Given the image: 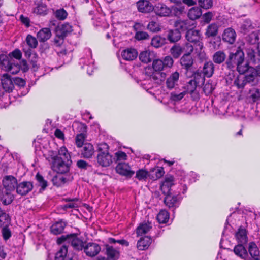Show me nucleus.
I'll return each mask as SVG.
<instances>
[{
  "label": "nucleus",
  "instance_id": "obj_10",
  "mask_svg": "<svg viewBox=\"0 0 260 260\" xmlns=\"http://www.w3.org/2000/svg\"><path fill=\"white\" fill-rule=\"evenodd\" d=\"M101 246L96 243L89 242L85 245L84 252L86 255L94 257L98 255L101 251Z\"/></svg>",
  "mask_w": 260,
  "mask_h": 260
},
{
  "label": "nucleus",
  "instance_id": "obj_44",
  "mask_svg": "<svg viewBox=\"0 0 260 260\" xmlns=\"http://www.w3.org/2000/svg\"><path fill=\"white\" fill-rule=\"evenodd\" d=\"M147 28L152 32H158L161 30L159 23L154 20H152L149 22L147 26Z\"/></svg>",
  "mask_w": 260,
  "mask_h": 260
},
{
  "label": "nucleus",
  "instance_id": "obj_37",
  "mask_svg": "<svg viewBox=\"0 0 260 260\" xmlns=\"http://www.w3.org/2000/svg\"><path fill=\"white\" fill-rule=\"evenodd\" d=\"M151 228L152 225L151 223L149 222H144L140 224L137 228L136 233L138 236H141L147 233Z\"/></svg>",
  "mask_w": 260,
  "mask_h": 260
},
{
  "label": "nucleus",
  "instance_id": "obj_27",
  "mask_svg": "<svg viewBox=\"0 0 260 260\" xmlns=\"http://www.w3.org/2000/svg\"><path fill=\"white\" fill-rule=\"evenodd\" d=\"M51 36V30L49 28H43L40 30L37 34V39L40 42H44L49 39Z\"/></svg>",
  "mask_w": 260,
  "mask_h": 260
},
{
  "label": "nucleus",
  "instance_id": "obj_49",
  "mask_svg": "<svg viewBox=\"0 0 260 260\" xmlns=\"http://www.w3.org/2000/svg\"><path fill=\"white\" fill-rule=\"evenodd\" d=\"M171 54L175 58H178L182 54L180 44L174 45L170 49Z\"/></svg>",
  "mask_w": 260,
  "mask_h": 260
},
{
  "label": "nucleus",
  "instance_id": "obj_15",
  "mask_svg": "<svg viewBox=\"0 0 260 260\" xmlns=\"http://www.w3.org/2000/svg\"><path fill=\"white\" fill-rule=\"evenodd\" d=\"M1 83L3 89L8 92H11L14 87L11 76L8 73L2 76Z\"/></svg>",
  "mask_w": 260,
  "mask_h": 260
},
{
  "label": "nucleus",
  "instance_id": "obj_63",
  "mask_svg": "<svg viewBox=\"0 0 260 260\" xmlns=\"http://www.w3.org/2000/svg\"><path fill=\"white\" fill-rule=\"evenodd\" d=\"M58 33L59 31H57V34L54 39V44L56 46H59L62 44L64 38L62 35Z\"/></svg>",
  "mask_w": 260,
  "mask_h": 260
},
{
  "label": "nucleus",
  "instance_id": "obj_23",
  "mask_svg": "<svg viewBox=\"0 0 260 260\" xmlns=\"http://www.w3.org/2000/svg\"><path fill=\"white\" fill-rule=\"evenodd\" d=\"M121 56L123 59L132 61L135 59L138 56V52L134 48H127L121 52Z\"/></svg>",
  "mask_w": 260,
  "mask_h": 260
},
{
  "label": "nucleus",
  "instance_id": "obj_42",
  "mask_svg": "<svg viewBox=\"0 0 260 260\" xmlns=\"http://www.w3.org/2000/svg\"><path fill=\"white\" fill-rule=\"evenodd\" d=\"M86 243L78 238L73 239L71 241V245L75 249L78 250H84Z\"/></svg>",
  "mask_w": 260,
  "mask_h": 260
},
{
  "label": "nucleus",
  "instance_id": "obj_26",
  "mask_svg": "<svg viewBox=\"0 0 260 260\" xmlns=\"http://www.w3.org/2000/svg\"><path fill=\"white\" fill-rule=\"evenodd\" d=\"M164 201L167 206L169 208H172L177 206L179 202V198L178 196L169 194L165 198Z\"/></svg>",
  "mask_w": 260,
  "mask_h": 260
},
{
  "label": "nucleus",
  "instance_id": "obj_64",
  "mask_svg": "<svg viewBox=\"0 0 260 260\" xmlns=\"http://www.w3.org/2000/svg\"><path fill=\"white\" fill-rule=\"evenodd\" d=\"M185 93L184 92H181L179 94H177L175 92H172L171 93V99L174 101H178L181 100L185 95Z\"/></svg>",
  "mask_w": 260,
  "mask_h": 260
},
{
  "label": "nucleus",
  "instance_id": "obj_48",
  "mask_svg": "<svg viewBox=\"0 0 260 260\" xmlns=\"http://www.w3.org/2000/svg\"><path fill=\"white\" fill-rule=\"evenodd\" d=\"M215 86V85L212 81L209 80L204 85L203 91L206 95H209L214 90Z\"/></svg>",
  "mask_w": 260,
  "mask_h": 260
},
{
  "label": "nucleus",
  "instance_id": "obj_6",
  "mask_svg": "<svg viewBox=\"0 0 260 260\" xmlns=\"http://www.w3.org/2000/svg\"><path fill=\"white\" fill-rule=\"evenodd\" d=\"M88 54L87 57H82L80 59L79 64L82 69H86L87 73L91 75L94 69V60L92 58L91 51L89 49L86 50Z\"/></svg>",
  "mask_w": 260,
  "mask_h": 260
},
{
  "label": "nucleus",
  "instance_id": "obj_9",
  "mask_svg": "<svg viewBox=\"0 0 260 260\" xmlns=\"http://www.w3.org/2000/svg\"><path fill=\"white\" fill-rule=\"evenodd\" d=\"M34 187L33 183L31 181H23L17 183L16 192L21 196H25L30 192Z\"/></svg>",
  "mask_w": 260,
  "mask_h": 260
},
{
  "label": "nucleus",
  "instance_id": "obj_60",
  "mask_svg": "<svg viewBox=\"0 0 260 260\" xmlns=\"http://www.w3.org/2000/svg\"><path fill=\"white\" fill-rule=\"evenodd\" d=\"M259 36L257 32H252L249 36V41L252 44L258 43Z\"/></svg>",
  "mask_w": 260,
  "mask_h": 260
},
{
  "label": "nucleus",
  "instance_id": "obj_12",
  "mask_svg": "<svg viewBox=\"0 0 260 260\" xmlns=\"http://www.w3.org/2000/svg\"><path fill=\"white\" fill-rule=\"evenodd\" d=\"M116 171L120 175L127 177H131L135 174L128 164L125 162H119L116 167Z\"/></svg>",
  "mask_w": 260,
  "mask_h": 260
},
{
  "label": "nucleus",
  "instance_id": "obj_29",
  "mask_svg": "<svg viewBox=\"0 0 260 260\" xmlns=\"http://www.w3.org/2000/svg\"><path fill=\"white\" fill-rule=\"evenodd\" d=\"M202 72L204 76L211 77L214 72V63L211 61L206 62L203 66Z\"/></svg>",
  "mask_w": 260,
  "mask_h": 260
},
{
  "label": "nucleus",
  "instance_id": "obj_62",
  "mask_svg": "<svg viewBox=\"0 0 260 260\" xmlns=\"http://www.w3.org/2000/svg\"><path fill=\"white\" fill-rule=\"evenodd\" d=\"M197 81H194L193 79L190 80L187 85V90L190 92H193L196 89L197 86L198 85Z\"/></svg>",
  "mask_w": 260,
  "mask_h": 260
},
{
  "label": "nucleus",
  "instance_id": "obj_11",
  "mask_svg": "<svg viewBox=\"0 0 260 260\" xmlns=\"http://www.w3.org/2000/svg\"><path fill=\"white\" fill-rule=\"evenodd\" d=\"M3 184L6 191H13L16 188L17 180L12 175L6 176L3 178Z\"/></svg>",
  "mask_w": 260,
  "mask_h": 260
},
{
  "label": "nucleus",
  "instance_id": "obj_1",
  "mask_svg": "<svg viewBox=\"0 0 260 260\" xmlns=\"http://www.w3.org/2000/svg\"><path fill=\"white\" fill-rule=\"evenodd\" d=\"M46 159L49 162L52 169L59 174L53 177V184L57 187L64 185L68 179L62 174L69 171L72 162L67 148L63 146L60 147L57 154L55 151H49Z\"/></svg>",
  "mask_w": 260,
  "mask_h": 260
},
{
  "label": "nucleus",
  "instance_id": "obj_8",
  "mask_svg": "<svg viewBox=\"0 0 260 260\" xmlns=\"http://www.w3.org/2000/svg\"><path fill=\"white\" fill-rule=\"evenodd\" d=\"M153 8V11L160 17L170 16L172 13V9L163 3H157Z\"/></svg>",
  "mask_w": 260,
  "mask_h": 260
},
{
  "label": "nucleus",
  "instance_id": "obj_20",
  "mask_svg": "<svg viewBox=\"0 0 260 260\" xmlns=\"http://www.w3.org/2000/svg\"><path fill=\"white\" fill-rule=\"evenodd\" d=\"M179 73L176 71L172 73L166 79V86L169 89H172L178 84Z\"/></svg>",
  "mask_w": 260,
  "mask_h": 260
},
{
  "label": "nucleus",
  "instance_id": "obj_31",
  "mask_svg": "<svg viewBox=\"0 0 260 260\" xmlns=\"http://www.w3.org/2000/svg\"><path fill=\"white\" fill-rule=\"evenodd\" d=\"M248 251L252 257L251 260H260V251L256 244L254 242H250L249 244Z\"/></svg>",
  "mask_w": 260,
  "mask_h": 260
},
{
  "label": "nucleus",
  "instance_id": "obj_39",
  "mask_svg": "<svg viewBox=\"0 0 260 260\" xmlns=\"http://www.w3.org/2000/svg\"><path fill=\"white\" fill-rule=\"evenodd\" d=\"M244 244H238L235 246L234 252L236 255L242 258H245L247 255V250L243 246Z\"/></svg>",
  "mask_w": 260,
  "mask_h": 260
},
{
  "label": "nucleus",
  "instance_id": "obj_58",
  "mask_svg": "<svg viewBox=\"0 0 260 260\" xmlns=\"http://www.w3.org/2000/svg\"><path fill=\"white\" fill-rule=\"evenodd\" d=\"M36 178L39 183V185L41 187L43 190H44L48 185L47 181L45 180L43 177L39 173H37L36 176Z\"/></svg>",
  "mask_w": 260,
  "mask_h": 260
},
{
  "label": "nucleus",
  "instance_id": "obj_35",
  "mask_svg": "<svg viewBox=\"0 0 260 260\" xmlns=\"http://www.w3.org/2000/svg\"><path fill=\"white\" fill-rule=\"evenodd\" d=\"M226 57L225 53L222 50H219L214 53L212 60L215 63L220 64L225 60Z\"/></svg>",
  "mask_w": 260,
  "mask_h": 260
},
{
  "label": "nucleus",
  "instance_id": "obj_7",
  "mask_svg": "<svg viewBox=\"0 0 260 260\" xmlns=\"http://www.w3.org/2000/svg\"><path fill=\"white\" fill-rule=\"evenodd\" d=\"M174 25L179 30L185 31L193 28L196 26V22L190 19H179L175 22Z\"/></svg>",
  "mask_w": 260,
  "mask_h": 260
},
{
  "label": "nucleus",
  "instance_id": "obj_61",
  "mask_svg": "<svg viewBox=\"0 0 260 260\" xmlns=\"http://www.w3.org/2000/svg\"><path fill=\"white\" fill-rule=\"evenodd\" d=\"M108 241L110 243H118L122 245H125V246H128L129 243L124 239H120V240H115L114 238H110L108 239Z\"/></svg>",
  "mask_w": 260,
  "mask_h": 260
},
{
  "label": "nucleus",
  "instance_id": "obj_18",
  "mask_svg": "<svg viewBox=\"0 0 260 260\" xmlns=\"http://www.w3.org/2000/svg\"><path fill=\"white\" fill-rule=\"evenodd\" d=\"M219 25L218 22H213L207 26L205 35L207 38L215 37L218 34Z\"/></svg>",
  "mask_w": 260,
  "mask_h": 260
},
{
  "label": "nucleus",
  "instance_id": "obj_40",
  "mask_svg": "<svg viewBox=\"0 0 260 260\" xmlns=\"http://www.w3.org/2000/svg\"><path fill=\"white\" fill-rule=\"evenodd\" d=\"M106 254L108 258L115 260L118 258L119 252L112 246H106Z\"/></svg>",
  "mask_w": 260,
  "mask_h": 260
},
{
  "label": "nucleus",
  "instance_id": "obj_53",
  "mask_svg": "<svg viewBox=\"0 0 260 260\" xmlns=\"http://www.w3.org/2000/svg\"><path fill=\"white\" fill-rule=\"evenodd\" d=\"M198 4L200 8L208 10L213 6V0H198Z\"/></svg>",
  "mask_w": 260,
  "mask_h": 260
},
{
  "label": "nucleus",
  "instance_id": "obj_50",
  "mask_svg": "<svg viewBox=\"0 0 260 260\" xmlns=\"http://www.w3.org/2000/svg\"><path fill=\"white\" fill-rule=\"evenodd\" d=\"M68 252V248L66 246H61L59 250L56 253L55 260H64Z\"/></svg>",
  "mask_w": 260,
  "mask_h": 260
},
{
  "label": "nucleus",
  "instance_id": "obj_45",
  "mask_svg": "<svg viewBox=\"0 0 260 260\" xmlns=\"http://www.w3.org/2000/svg\"><path fill=\"white\" fill-rule=\"evenodd\" d=\"M165 43V39L159 36H154L151 40V44L155 48L162 46Z\"/></svg>",
  "mask_w": 260,
  "mask_h": 260
},
{
  "label": "nucleus",
  "instance_id": "obj_59",
  "mask_svg": "<svg viewBox=\"0 0 260 260\" xmlns=\"http://www.w3.org/2000/svg\"><path fill=\"white\" fill-rule=\"evenodd\" d=\"M214 16V14L212 12H208L204 14L202 16L203 22L205 24H209Z\"/></svg>",
  "mask_w": 260,
  "mask_h": 260
},
{
  "label": "nucleus",
  "instance_id": "obj_30",
  "mask_svg": "<svg viewBox=\"0 0 260 260\" xmlns=\"http://www.w3.org/2000/svg\"><path fill=\"white\" fill-rule=\"evenodd\" d=\"M151 242L152 240L150 237L145 236L138 241L137 246L139 250H144L149 247Z\"/></svg>",
  "mask_w": 260,
  "mask_h": 260
},
{
  "label": "nucleus",
  "instance_id": "obj_22",
  "mask_svg": "<svg viewBox=\"0 0 260 260\" xmlns=\"http://www.w3.org/2000/svg\"><path fill=\"white\" fill-rule=\"evenodd\" d=\"M185 37L188 41L191 43L199 42L201 38L200 31L193 28L187 31Z\"/></svg>",
  "mask_w": 260,
  "mask_h": 260
},
{
  "label": "nucleus",
  "instance_id": "obj_33",
  "mask_svg": "<svg viewBox=\"0 0 260 260\" xmlns=\"http://www.w3.org/2000/svg\"><path fill=\"white\" fill-rule=\"evenodd\" d=\"M66 223L63 220H60L53 224L51 227V231L54 235L62 233L64 230Z\"/></svg>",
  "mask_w": 260,
  "mask_h": 260
},
{
  "label": "nucleus",
  "instance_id": "obj_2",
  "mask_svg": "<svg viewBox=\"0 0 260 260\" xmlns=\"http://www.w3.org/2000/svg\"><path fill=\"white\" fill-rule=\"evenodd\" d=\"M173 63L174 60L170 56H166L162 59H154L152 67L145 68L144 73L149 79L157 84H160L166 77V74L162 71L166 68H171Z\"/></svg>",
  "mask_w": 260,
  "mask_h": 260
},
{
  "label": "nucleus",
  "instance_id": "obj_25",
  "mask_svg": "<svg viewBox=\"0 0 260 260\" xmlns=\"http://www.w3.org/2000/svg\"><path fill=\"white\" fill-rule=\"evenodd\" d=\"M155 57V54L153 51L147 50L142 52L139 55L140 60L145 63H148L152 61Z\"/></svg>",
  "mask_w": 260,
  "mask_h": 260
},
{
  "label": "nucleus",
  "instance_id": "obj_47",
  "mask_svg": "<svg viewBox=\"0 0 260 260\" xmlns=\"http://www.w3.org/2000/svg\"><path fill=\"white\" fill-rule=\"evenodd\" d=\"M180 47L182 53L184 54L191 55L193 51V47L190 43L186 42L182 45L180 44Z\"/></svg>",
  "mask_w": 260,
  "mask_h": 260
},
{
  "label": "nucleus",
  "instance_id": "obj_32",
  "mask_svg": "<svg viewBox=\"0 0 260 260\" xmlns=\"http://www.w3.org/2000/svg\"><path fill=\"white\" fill-rule=\"evenodd\" d=\"M236 239L239 244H245L247 242V236L245 229L240 227L236 233Z\"/></svg>",
  "mask_w": 260,
  "mask_h": 260
},
{
  "label": "nucleus",
  "instance_id": "obj_36",
  "mask_svg": "<svg viewBox=\"0 0 260 260\" xmlns=\"http://www.w3.org/2000/svg\"><path fill=\"white\" fill-rule=\"evenodd\" d=\"M181 37L180 30L176 28L174 30H170L167 35L168 40L172 43H175L179 41Z\"/></svg>",
  "mask_w": 260,
  "mask_h": 260
},
{
  "label": "nucleus",
  "instance_id": "obj_52",
  "mask_svg": "<svg viewBox=\"0 0 260 260\" xmlns=\"http://www.w3.org/2000/svg\"><path fill=\"white\" fill-rule=\"evenodd\" d=\"M253 29L251 22L249 20H245L243 21L241 26V31L242 33L245 34L247 32Z\"/></svg>",
  "mask_w": 260,
  "mask_h": 260
},
{
  "label": "nucleus",
  "instance_id": "obj_41",
  "mask_svg": "<svg viewBox=\"0 0 260 260\" xmlns=\"http://www.w3.org/2000/svg\"><path fill=\"white\" fill-rule=\"evenodd\" d=\"M11 223V219L8 214L4 212L0 208V227L9 226Z\"/></svg>",
  "mask_w": 260,
  "mask_h": 260
},
{
  "label": "nucleus",
  "instance_id": "obj_46",
  "mask_svg": "<svg viewBox=\"0 0 260 260\" xmlns=\"http://www.w3.org/2000/svg\"><path fill=\"white\" fill-rule=\"evenodd\" d=\"M169 218V213L165 210H161L157 215V219L160 223H165L168 221Z\"/></svg>",
  "mask_w": 260,
  "mask_h": 260
},
{
  "label": "nucleus",
  "instance_id": "obj_17",
  "mask_svg": "<svg viewBox=\"0 0 260 260\" xmlns=\"http://www.w3.org/2000/svg\"><path fill=\"white\" fill-rule=\"evenodd\" d=\"M139 12L147 13L153 11V6L147 0H140L136 3Z\"/></svg>",
  "mask_w": 260,
  "mask_h": 260
},
{
  "label": "nucleus",
  "instance_id": "obj_34",
  "mask_svg": "<svg viewBox=\"0 0 260 260\" xmlns=\"http://www.w3.org/2000/svg\"><path fill=\"white\" fill-rule=\"evenodd\" d=\"M202 14V12L200 8L194 7L189 10L187 16L190 20L194 21V20L199 18Z\"/></svg>",
  "mask_w": 260,
  "mask_h": 260
},
{
  "label": "nucleus",
  "instance_id": "obj_43",
  "mask_svg": "<svg viewBox=\"0 0 260 260\" xmlns=\"http://www.w3.org/2000/svg\"><path fill=\"white\" fill-rule=\"evenodd\" d=\"M1 233L3 239L5 242H7L12 236V233L9 226L1 228Z\"/></svg>",
  "mask_w": 260,
  "mask_h": 260
},
{
  "label": "nucleus",
  "instance_id": "obj_3",
  "mask_svg": "<svg viewBox=\"0 0 260 260\" xmlns=\"http://www.w3.org/2000/svg\"><path fill=\"white\" fill-rule=\"evenodd\" d=\"M225 63L226 68L230 70H233L236 67L240 74H244L251 68L245 61L244 53L240 48L235 52L230 53Z\"/></svg>",
  "mask_w": 260,
  "mask_h": 260
},
{
  "label": "nucleus",
  "instance_id": "obj_56",
  "mask_svg": "<svg viewBox=\"0 0 260 260\" xmlns=\"http://www.w3.org/2000/svg\"><path fill=\"white\" fill-rule=\"evenodd\" d=\"M148 176V172L144 169H140L136 172V178L139 180H145Z\"/></svg>",
  "mask_w": 260,
  "mask_h": 260
},
{
  "label": "nucleus",
  "instance_id": "obj_28",
  "mask_svg": "<svg viewBox=\"0 0 260 260\" xmlns=\"http://www.w3.org/2000/svg\"><path fill=\"white\" fill-rule=\"evenodd\" d=\"M33 12L37 15L44 16L48 14L49 9L46 4L41 2L37 4L34 8Z\"/></svg>",
  "mask_w": 260,
  "mask_h": 260
},
{
  "label": "nucleus",
  "instance_id": "obj_38",
  "mask_svg": "<svg viewBox=\"0 0 260 260\" xmlns=\"http://www.w3.org/2000/svg\"><path fill=\"white\" fill-rule=\"evenodd\" d=\"M66 202L68 203L62 206V209L67 210L68 208H76L78 207L79 199L77 198H66L64 199Z\"/></svg>",
  "mask_w": 260,
  "mask_h": 260
},
{
  "label": "nucleus",
  "instance_id": "obj_21",
  "mask_svg": "<svg viewBox=\"0 0 260 260\" xmlns=\"http://www.w3.org/2000/svg\"><path fill=\"white\" fill-rule=\"evenodd\" d=\"M81 156L84 158H90L94 153L93 146L89 143H85L81 150Z\"/></svg>",
  "mask_w": 260,
  "mask_h": 260
},
{
  "label": "nucleus",
  "instance_id": "obj_14",
  "mask_svg": "<svg viewBox=\"0 0 260 260\" xmlns=\"http://www.w3.org/2000/svg\"><path fill=\"white\" fill-rule=\"evenodd\" d=\"M180 64L186 72H192L194 60L191 55L184 54L180 60Z\"/></svg>",
  "mask_w": 260,
  "mask_h": 260
},
{
  "label": "nucleus",
  "instance_id": "obj_51",
  "mask_svg": "<svg viewBox=\"0 0 260 260\" xmlns=\"http://www.w3.org/2000/svg\"><path fill=\"white\" fill-rule=\"evenodd\" d=\"M25 41L28 46L31 48H36L38 45L37 39L31 35H28L27 36Z\"/></svg>",
  "mask_w": 260,
  "mask_h": 260
},
{
  "label": "nucleus",
  "instance_id": "obj_4",
  "mask_svg": "<svg viewBox=\"0 0 260 260\" xmlns=\"http://www.w3.org/2000/svg\"><path fill=\"white\" fill-rule=\"evenodd\" d=\"M98 154L96 157L98 164L102 167H107L113 162V157L109 152V146L105 143L98 145Z\"/></svg>",
  "mask_w": 260,
  "mask_h": 260
},
{
  "label": "nucleus",
  "instance_id": "obj_19",
  "mask_svg": "<svg viewBox=\"0 0 260 260\" xmlns=\"http://www.w3.org/2000/svg\"><path fill=\"white\" fill-rule=\"evenodd\" d=\"M174 178L171 175L165 177L160 186V189L164 194L168 193L170 191L171 187L174 185Z\"/></svg>",
  "mask_w": 260,
  "mask_h": 260
},
{
  "label": "nucleus",
  "instance_id": "obj_24",
  "mask_svg": "<svg viewBox=\"0 0 260 260\" xmlns=\"http://www.w3.org/2000/svg\"><path fill=\"white\" fill-rule=\"evenodd\" d=\"M141 27H142V25L139 23H136L134 25V28L136 31L135 38L139 41L148 39L149 35L147 32L139 30L141 29Z\"/></svg>",
  "mask_w": 260,
  "mask_h": 260
},
{
  "label": "nucleus",
  "instance_id": "obj_5",
  "mask_svg": "<svg viewBox=\"0 0 260 260\" xmlns=\"http://www.w3.org/2000/svg\"><path fill=\"white\" fill-rule=\"evenodd\" d=\"M246 72L247 74L246 76L241 74L238 76L234 80V84L239 89L243 88L247 83H252L253 85L255 84L254 82L255 79L257 78L258 75L257 71L254 68H251Z\"/></svg>",
  "mask_w": 260,
  "mask_h": 260
},
{
  "label": "nucleus",
  "instance_id": "obj_54",
  "mask_svg": "<svg viewBox=\"0 0 260 260\" xmlns=\"http://www.w3.org/2000/svg\"><path fill=\"white\" fill-rule=\"evenodd\" d=\"M72 26L69 23H66L61 25L59 29V32L65 37L68 34L72 32Z\"/></svg>",
  "mask_w": 260,
  "mask_h": 260
},
{
  "label": "nucleus",
  "instance_id": "obj_55",
  "mask_svg": "<svg viewBox=\"0 0 260 260\" xmlns=\"http://www.w3.org/2000/svg\"><path fill=\"white\" fill-rule=\"evenodd\" d=\"M14 199L13 196L8 192H6L1 197L2 203L5 205L10 204Z\"/></svg>",
  "mask_w": 260,
  "mask_h": 260
},
{
  "label": "nucleus",
  "instance_id": "obj_13",
  "mask_svg": "<svg viewBox=\"0 0 260 260\" xmlns=\"http://www.w3.org/2000/svg\"><path fill=\"white\" fill-rule=\"evenodd\" d=\"M77 129L79 132H80V133L77 134L76 137V144L78 147H81L84 144V142L85 139V135L84 133L86 131V126L85 124L81 123H77Z\"/></svg>",
  "mask_w": 260,
  "mask_h": 260
},
{
  "label": "nucleus",
  "instance_id": "obj_57",
  "mask_svg": "<svg viewBox=\"0 0 260 260\" xmlns=\"http://www.w3.org/2000/svg\"><path fill=\"white\" fill-rule=\"evenodd\" d=\"M55 16L58 19L63 20L67 18L68 13L64 9H60L55 11Z\"/></svg>",
  "mask_w": 260,
  "mask_h": 260
},
{
  "label": "nucleus",
  "instance_id": "obj_16",
  "mask_svg": "<svg viewBox=\"0 0 260 260\" xmlns=\"http://www.w3.org/2000/svg\"><path fill=\"white\" fill-rule=\"evenodd\" d=\"M236 33L234 29L229 27L226 28L222 35V40L229 44H233L236 41Z\"/></svg>",
  "mask_w": 260,
  "mask_h": 260
}]
</instances>
